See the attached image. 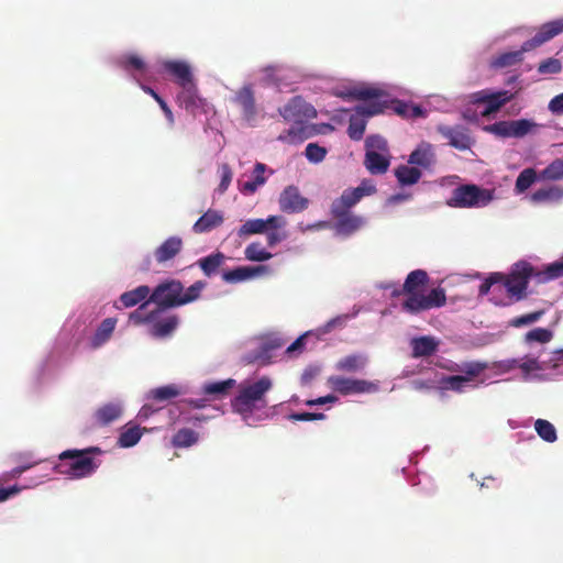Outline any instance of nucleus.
Wrapping results in <instances>:
<instances>
[{
    "mask_svg": "<svg viewBox=\"0 0 563 563\" xmlns=\"http://www.w3.org/2000/svg\"><path fill=\"white\" fill-rule=\"evenodd\" d=\"M280 117L286 122H291V126L306 125L309 120L318 117V111L301 96L290 98L284 106L278 109Z\"/></svg>",
    "mask_w": 563,
    "mask_h": 563,
    "instance_id": "9b49d317",
    "label": "nucleus"
},
{
    "mask_svg": "<svg viewBox=\"0 0 563 563\" xmlns=\"http://www.w3.org/2000/svg\"><path fill=\"white\" fill-rule=\"evenodd\" d=\"M180 393V388L177 385L170 384L151 389L148 391V398L158 402H164L176 398Z\"/></svg>",
    "mask_w": 563,
    "mask_h": 563,
    "instance_id": "79ce46f5",
    "label": "nucleus"
},
{
    "mask_svg": "<svg viewBox=\"0 0 563 563\" xmlns=\"http://www.w3.org/2000/svg\"><path fill=\"white\" fill-rule=\"evenodd\" d=\"M394 111L406 119L424 118L427 115L426 107L409 102H397Z\"/></svg>",
    "mask_w": 563,
    "mask_h": 563,
    "instance_id": "a19ab883",
    "label": "nucleus"
},
{
    "mask_svg": "<svg viewBox=\"0 0 563 563\" xmlns=\"http://www.w3.org/2000/svg\"><path fill=\"white\" fill-rule=\"evenodd\" d=\"M553 333L551 330L545 328H536L526 334V341L528 343H548L551 341Z\"/></svg>",
    "mask_w": 563,
    "mask_h": 563,
    "instance_id": "4d7b16f0",
    "label": "nucleus"
},
{
    "mask_svg": "<svg viewBox=\"0 0 563 563\" xmlns=\"http://www.w3.org/2000/svg\"><path fill=\"white\" fill-rule=\"evenodd\" d=\"M119 66L130 73L134 70L136 73L143 74L146 69L145 62L140 56L134 54H130L120 58Z\"/></svg>",
    "mask_w": 563,
    "mask_h": 563,
    "instance_id": "3c124183",
    "label": "nucleus"
},
{
    "mask_svg": "<svg viewBox=\"0 0 563 563\" xmlns=\"http://www.w3.org/2000/svg\"><path fill=\"white\" fill-rule=\"evenodd\" d=\"M198 433L189 428L179 429L172 439L174 448H189L197 443Z\"/></svg>",
    "mask_w": 563,
    "mask_h": 563,
    "instance_id": "c03bdc74",
    "label": "nucleus"
},
{
    "mask_svg": "<svg viewBox=\"0 0 563 563\" xmlns=\"http://www.w3.org/2000/svg\"><path fill=\"white\" fill-rule=\"evenodd\" d=\"M365 166L371 174H384L390 164V154L387 142L379 135L366 139Z\"/></svg>",
    "mask_w": 563,
    "mask_h": 563,
    "instance_id": "6e6552de",
    "label": "nucleus"
},
{
    "mask_svg": "<svg viewBox=\"0 0 563 563\" xmlns=\"http://www.w3.org/2000/svg\"><path fill=\"white\" fill-rule=\"evenodd\" d=\"M435 162V154L433 145L428 142H421L411 152L408 158V164L417 168L429 169Z\"/></svg>",
    "mask_w": 563,
    "mask_h": 563,
    "instance_id": "5701e85b",
    "label": "nucleus"
},
{
    "mask_svg": "<svg viewBox=\"0 0 563 563\" xmlns=\"http://www.w3.org/2000/svg\"><path fill=\"white\" fill-rule=\"evenodd\" d=\"M271 174L272 170H268L266 165L257 163L252 172V179H249V192H254L262 187Z\"/></svg>",
    "mask_w": 563,
    "mask_h": 563,
    "instance_id": "49530a36",
    "label": "nucleus"
},
{
    "mask_svg": "<svg viewBox=\"0 0 563 563\" xmlns=\"http://www.w3.org/2000/svg\"><path fill=\"white\" fill-rule=\"evenodd\" d=\"M367 357L362 354H352L340 358L335 363V368L341 372L356 373L365 368Z\"/></svg>",
    "mask_w": 563,
    "mask_h": 563,
    "instance_id": "f704fd0d",
    "label": "nucleus"
},
{
    "mask_svg": "<svg viewBox=\"0 0 563 563\" xmlns=\"http://www.w3.org/2000/svg\"><path fill=\"white\" fill-rule=\"evenodd\" d=\"M218 175L220 177V184L217 190L219 194H223L232 181L233 173L228 164H221L218 167Z\"/></svg>",
    "mask_w": 563,
    "mask_h": 563,
    "instance_id": "052dcab7",
    "label": "nucleus"
},
{
    "mask_svg": "<svg viewBox=\"0 0 563 563\" xmlns=\"http://www.w3.org/2000/svg\"><path fill=\"white\" fill-rule=\"evenodd\" d=\"M533 268L527 262L516 263L509 274H503V279L508 287V291L512 295L516 301H519L526 296L528 282L533 278Z\"/></svg>",
    "mask_w": 563,
    "mask_h": 563,
    "instance_id": "dca6fc26",
    "label": "nucleus"
},
{
    "mask_svg": "<svg viewBox=\"0 0 563 563\" xmlns=\"http://www.w3.org/2000/svg\"><path fill=\"white\" fill-rule=\"evenodd\" d=\"M486 364L487 367L484 369V372L488 371L490 375H488L486 378H483L481 383H485L487 379L493 377L511 374L515 371L519 369L518 358H507Z\"/></svg>",
    "mask_w": 563,
    "mask_h": 563,
    "instance_id": "7c9ffc66",
    "label": "nucleus"
},
{
    "mask_svg": "<svg viewBox=\"0 0 563 563\" xmlns=\"http://www.w3.org/2000/svg\"><path fill=\"white\" fill-rule=\"evenodd\" d=\"M479 295L488 296V300L495 306H510L516 302L503 279L501 273L489 275L479 286Z\"/></svg>",
    "mask_w": 563,
    "mask_h": 563,
    "instance_id": "2eb2a0df",
    "label": "nucleus"
},
{
    "mask_svg": "<svg viewBox=\"0 0 563 563\" xmlns=\"http://www.w3.org/2000/svg\"><path fill=\"white\" fill-rule=\"evenodd\" d=\"M205 287H206L205 282L197 280L190 287H188L186 289V291L183 290V292H181L183 306L197 300L200 297V294Z\"/></svg>",
    "mask_w": 563,
    "mask_h": 563,
    "instance_id": "13d9d810",
    "label": "nucleus"
},
{
    "mask_svg": "<svg viewBox=\"0 0 563 563\" xmlns=\"http://www.w3.org/2000/svg\"><path fill=\"white\" fill-rule=\"evenodd\" d=\"M563 32V19L544 23L539 32L529 41H526L520 49L505 52L492 58L489 66L494 69H504L514 66L522 60L523 54L534 47L542 45Z\"/></svg>",
    "mask_w": 563,
    "mask_h": 563,
    "instance_id": "20e7f679",
    "label": "nucleus"
},
{
    "mask_svg": "<svg viewBox=\"0 0 563 563\" xmlns=\"http://www.w3.org/2000/svg\"><path fill=\"white\" fill-rule=\"evenodd\" d=\"M305 155L309 162L318 164L324 159L327 150L316 143H309L306 146Z\"/></svg>",
    "mask_w": 563,
    "mask_h": 563,
    "instance_id": "bf43d9fd",
    "label": "nucleus"
},
{
    "mask_svg": "<svg viewBox=\"0 0 563 563\" xmlns=\"http://www.w3.org/2000/svg\"><path fill=\"white\" fill-rule=\"evenodd\" d=\"M223 222V216L220 211L209 209L192 225V231L197 234L210 232Z\"/></svg>",
    "mask_w": 563,
    "mask_h": 563,
    "instance_id": "cd10ccee",
    "label": "nucleus"
},
{
    "mask_svg": "<svg viewBox=\"0 0 563 563\" xmlns=\"http://www.w3.org/2000/svg\"><path fill=\"white\" fill-rule=\"evenodd\" d=\"M271 378L263 376L256 382L249 384V415L253 408H265L267 402L264 395L272 388Z\"/></svg>",
    "mask_w": 563,
    "mask_h": 563,
    "instance_id": "4be33fe9",
    "label": "nucleus"
},
{
    "mask_svg": "<svg viewBox=\"0 0 563 563\" xmlns=\"http://www.w3.org/2000/svg\"><path fill=\"white\" fill-rule=\"evenodd\" d=\"M286 221L280 216L249 220V234H265L269 245H276L287 238Z\"/></svg>",
    "mask_w": 563,
    "mask_h": 563,
    "instance_id": "ddd939ff",
    "label": "nucleus"
},
{
    "mask_svg": "<svg viewBox=\"0 0 563 563\" xmlns=\"http://www.w3.org/2000/svg\"><path fill=\"white\" fill-rule=\"evenodd\" d=\"M538 179L537 172L533 168L523 169L517 177L515 191L522 194L529 189Z\"/></svg>",
    "mask_w": 563,
    "mask_h": 563,
    "instance_id": "09e8293b",
    "label": "nucleus"
},
{
    "mask_svg": "<svg viewBox=\"0 0 563 563\" xmlns=\"http://www.w3.org/2000/svg\"><path fill=\"white\" fill-rule=\"evenodd\" d=\"M234 379H227L221 382H213L205 384L202 387V393L205 395L213 396L214 398H221L228 395L229 390L234 386Z\"/></svg>",
    "mask_w": 563,
    "mask_h": 563,
    "instance_id": "37998d69",
    "label": "nucleus"
},
{
    "mask_svg": "<svg viewBox=\"0 0 563 563\" xmlns=\"http://www.w3.org/2000/svg\"><path fill=\"white\" fill-rule=\"evenodd\" d=\"M121 407L117 404H106L93 413L95 424L107 426L121 416Z\"/></svg>",
    "mask_w": 563,
    "mask_h": 563,
    "instance_id": "473e14b6",
    "label": "nucleus"
},
{
    "mask_svg": "<svg viewBox=\"0 0 563 563\" xmlns=\"http://www.w3.org/2000/svg\"><path fill=\"white\" fill-rule=\"evenodd\" d=\"M279 206L286 212H299L307 208L308 200L303 198L296 187H287L279 197Z\"/></svg>",
    "mask_w": 563,
    "mask_h": 563,
    "instance_id": "393cba45",
    "label": "nucleus"
},
{
    "mask_svg": "<svg viewBox=\"0 0 563 563\" xmlns=\"http://www.w3.org/2000/svg\"><path fill=\"white\" fill-rule=\"evenodd\" d=\"M530 200L534 203L561 202L563 201V187L552 185L549 187L540 188L530 196Z\"/></svg>",
    "mask_w": 563,
    "mask_h": 563,
    "instance_id": "2f4dec72",
    "label": "nucleus"
},
{
    "mask_svg": "<svg viewBox=\"0 0 563 563\" xmlns=\"http://www.w3.org/2000/svg\"><path fill=\"white\" fill-rule=\"evenodd\" d=\"M177 103L180 108L185 109L194 118L208 113L210 110L209 103L206 99L201 98L197 92L196 85L183 89L177 95Z\"/></svg>",
    "mask_w": 563,
    "mask_h": 563,
    "instance_id": "aec40b11",
    "label": "nucleus"
},
{
    "mask_svg": "<svg viewBox=\"0 0 563 563\" xmlns=\"http://www.w3.org/2000/svg\"><path fill=\"white\" fill-rule=\"evenodd\" d=\"M421 170L413 165H400L395 170V176L401 186H410L421 178Z\"/></svg>",
    "mask_w": 563,
    "mask_h": 563,
    "instance_id": "4c0bfd02",
    "label": "nucleus"
},
{
    "mask_svg": "<svg viewBox=\"0 0 563 563\" xmlns=\"http://www.w3.org/2000/svg\"><path fill=\"white\" fill-rule=\"evenodd\" d=\"M333 93L344 99H360L364 101L355 108L354 113L350 118L347 134L354 141L363 137L367 118L382 113L397 97L409 96V91L398 85L354 81H347L341 87H336Z\"/></svg>",
    "mask_w": 563,
    "mask_h": 563,
    "instance_id": "f257e3e1",
    "label": "nucleus"
},
{
    "mask_svg": "<svg viewBox=\"0 0 563 563\" xmlns=\"http://www.w3.org/2000/svg\"><path fill=\"white\" fill-rule=\"evenodd\" d=\"M117 320L114 318L104 319L98 327L96 333L91 339L92 347L97 349L104 344L112 335Z\"/></svg>",
    "mask_w": 563,
    "mask_h": 563,
    "instance_id": "c9c22d12",
    "label": "nucleus"
},
{
    "mask_svg": "<svg viewBox=\"0 0 563 563\" xmlns=\"http://www.w3.org/2000/svg\"><path fill=\"white\" fill-rule=\"evenodd\" d=\"M150 327V334L154 338H166L170 335L178 325V317L177 316H169L164 319H159V316L155 319V321H152Z\"/></svg>",
    "mask_w": 563,
    "mask_h": 563,
    "instance_id": "c85d7f7f",
    "label": "nucleus"
},
{
    "mask_svg": "<svg viewBox=\"0 0 563 563\" xmlns=\"http://www.w3.org/2000/svg\"><path fill=\"white\" fill-rule=\"evenodd\" d=\"M183 284L179 280H167L157 285L152 291L148 300L156 305L155 309L161 314L168 308L183 306Z\"/></svg>",
    "mask_w": 563,
    "mask_h": 563,
    "instance_id": "f8f14e48",
    "label": "nucleus"
},
{
    "mask_svg": "<svg viewBox=\"0 0 563 563\" xmlns=\"http://www.w3.org/2000/svg\"><path fill=\"white\" fill-rule=\"evenodd\" d=\"M274 271V267L269 264H263L261 262L249 264V280L268 277Z\"/></svg>",
    "mask_w": 563,
    "mask_h": 563,
    "instance_id": "6e6d98bb",
    "label": "nucleus"
},
{
    "mask_svg": "<svg viewBox=\"0 0 563 563\" xmlns=\"http://www.w3.org/2000/svg\"><path fill=\"white\" fill-rule=\"evenodd\" d=\"M540 177L544 180H560L563 179V157L554 159L545 167Z\"/></svg>",
    "mask_w": 563,
    "mask_h": 563,
    "instance_id": "603ef678",
    "label": "nucleus"
},
{
    "mask_svg": "<svg viewBox=\"0 0 563 563\" xmlns=\"http://www.w3.org/2000/svg\"><path fill=\"white\" fill-rule=\"evenodd\" d=\"M100 454H102V450L98 446L63 451L58 455L59 463L55 466V471L71 478L90 476L100 466V461L95 459V455Z\"/></svg>",
    "mask_w": 563,
    "mask_h": 563,
    "instance_id": "7ed1b4c3",
    "label": "nucleus"
},
{
    "mask_svg": "<svg viewBox=\"0 0 563 563\" xmlns=\"http://www.w3.org/2000/svg\"><path fill=\"white\" fill-rule=\"evenodd\" d=\"M562 69V64L556 58H548L540 63L538 71L542 75L558 74Z\"/></svg>",
    "mask_w": 563,
    "mask_h": 563,
    "instance_id": "e2e57ef3",
    "label": "nucleus"
},
{
    "mask_svg": "<svg viewBox=\"0 0 563 563\" xmlns=\"http://www.w3.org/2000/svg\"><path fill=\"white\" fill-rule=\"evenodd\" d=\"M495 199V189L476 185H463L455 188L448 205L454 208H484Z\"/></svg>",
    "mask_w": 563,
    "mask_h": 563,
    "instance_id": "423d86ee",
    "label": "nucleus"
},
{
    "mask_svg": "<svg viewBox=\"0 0 563 563\" xmlns=\"http://www.w3.org/2000/svg\"><path fill=\"white\" fill-rule=\"evenodd\" d=\"M334 128L329 123L290 126L279 134L278 140L287 144H300L303 141L320 134L331 133Z\"/></svg>",
    "mask_w": 563,
    "mask_h": 563,
    "instance_id": "6ab92c4d",
    "label": "nucleus"
},
{
    "mask_svg": "<svg viewBox=\"0 0 563 563\" xmlns=\"http://www.w3.org/2000/svg\"><path fill=\"white\" fill-rule=\"evenodd\" d=\"M548 109L553 114H563V92L550 100Z\"/></svg>",
    "mask_w": 563,
    "mask_h": 563,
    "instance_id": "774afa93",
    "label": "nucleus"
},
{
    "mask_svg": "<svg viewBox=\"0 0 563 563\" xmlns=\"http://www.w3.org/2000/svg\"><path fill=\"white\" fill-rule=\"evenodd\" d=\"M428 274L422 269H416L408 274L402 290L408 296L402 303V309L410 313L441 307L445 303V292L442 288H433L428 295L420 292L427 284Z\"/></svg>",
    "mask_w": 563,
    "mask_h": 563,
    "instance_id": "f03ea898",
    "label": "nucleus"
},
{
    "mask_svg": "<svg viewBox=\"0 0 563 563\" xmlns=\"http://www.w3.org/2000/svg\"><path fill=\"white\" fill-rule=\"evenodd\" d=\"M141 437V429L139 427H131L120 434L118 442L122 448H131L140 441Z\"/></svg>",
    "mask_w": 563,
    "mask_h": 563,
    "instance_id": "5fc2aeb1",
    "label": "nucleus"
},
{
    "mask_svg": "<svg viewBox=\"0 0 563 563\" xmlns=\"http://www.w3.org/2000/svg\"><path fill=\"white\" fill-rule=\"evenodd\" d=\"M534 430L537 434L548 443H553L558 440L555 427L545 419H537L534 421Z\"/></svg>",
    "mask_w": 563,
    "mask_h": 563,
    "instance_id": "a18cd8bd",
    "label": "nucleus"
},
{
    "mask_svg": "<svg viewBox=\"0 0 563 563\" xmlns=\"http://www.w3.org/2000/svg\"><path fill=\"white\" fill-rule=\"evenodd\" d=\"M356 314H357V311H354L352 314L344 313V314H340V316H336V317L330 319L327 323H324L323 325L313 330V336L317 340H321L324 335H327L331 331H333L335 329L344 328L346 325L347 321L351 320L352 318H354Z\"/></svg>",
    "mask_w": 563,
    "mask_h": 563,
    "instance_id": "72a5a7b5",
    "label": "nucleus"
},
{
    "mask_svg": "<svg viewBox=\"0 0 563 563\" xmlns=\"http://www.w3.org/2000/svg\"><path fill=\"white\" fill-rule=\"evenodd\" d=\"M283 339L277 332H267L249 340V363L271 364L276 350L282 347Z\"/></svg>",
    "mask_w": 563,
    "mask_h": 563,
    "instance_id": "0eeeda50",
    "label": "nucleus"
},
{
    "mask_svg": "<svg viewBox=\"0 0 563 563\" xmlns=\"http://www.w3.org/2000/svg\"><path fill=\"white\" fill-rule=\"evenodd\" d=\"M223 261L224 255L222 253H216L203 258H200L198 261V264L202 272L205 273V275L211 276L218 271Z\"/></svg>",
    "mask_w": 563,
    "mask_h": 563,
    "instance_id": "8fccbe9b",
    "label": "nucleus"
},
{
    "mask_svg": "<svg viewBox=\"0 0 563 563\" xmlns=\"http://www.w3.org/2000/svg\"><path fill=\"white\" fill-rule=\"evenodd\" d=\"M338 221L334 224V230L338 235L347 236L363 228L366 223L365 219L356 214L335 216Z\"/></svg>",
    "mask_w": 563,
    "mask_h": 563,
    "instance_id": "bb28decb",
    "label": "nucleus"
},
{
    "mask_svg": "<svg viewBox=\"0 0 563 563\" xmlns=\"http://www.w3.org/2000/svg\"><path fill=\"white\" fill-rule=\"evenodd\" d=\"M540 128L541 125L532 119H518L486 125L484 131L503 139H522L527 135L536 134Z\"/></svg>",
    "mask_w": 563,
    "mask_h": 563,
    "instance_id": "9d476101",
    "label": "nucleus"
},
{
    "mask_svg": "<svg viewBox=\"0 0 563 563\" xmlns=\"http://www.w3.org/2000/svg\"><path fill=\"white\" fill-rule=\"evenodd\" d=\"M438 131L449 141V144L460 151L470 150L474 144L468 131L463 126L439 125Z\"/></svg>",
    "mask_w": 563,
    "mask_h": 563,
    "instance_id": "412c9836",
    "label": "nucleus"
},
{
    "mask_svg": "<svg viewBox=\"0 0 563 563\" xmlns=\"http://www.w3.org/2000/svg\"><path fill=\"white\" fill-rule=\"evenodd\" d=\"M151 296V289L146 285H141L135 289L125 291L120 296V301L125 308L134 307Z\"/></svg>",
    "mask_w": 563,
    "mask_h": 563,
    "instance_id": "e433bc0d",
    "label": "nucleus"
},
{
    "mask_svg": "<svg viewBox=\"0 0 563 563\" xmlns=\"http://www.w3.org/2000/svg\"><path fill=\"white\" fill-rule=\"evenodd\" d=\"M329 387L344 396L375 394L379 391V383L366 379L350 378L341 375H332L328 378Z\"/></svg>",
    "mask_w": 563,
    "mask_h": 563,
    "instance_id": "4468645a",
    "label": "nucleus"
},
{
    "mask_svg": "<svg viewBox=\"0 0 563 563\" xmlns=\"http://www.w3.org/2000/svg\"><path fill=\"white\" fill-rule=\"evenodd\" d=\"M223 279L227 283H240L246 280V266H240L232 271H228L223 273Z\"/></svg>",
    "mask_w": 563,
    "mask_h": 563,
    "instance_id": "69168bd1",
    "label": "nucleus"
},
{
    "mask_svg": "<svg viewBox=\"0 0 563 563\" xmlns=\"http://www.w3.org/2000/svg\"><path fill=\"white\" fill-rule=\"evenodd\" d=\"M272 257V253L265 251L258 243L252 242L249 244V261L264 262Z\"/></svg>",
    "mask_w": 563,
    "mask_h": 563,
    "instance_id": "680f3d73",
    "label": "nucleus"
},
{
    "mask_svg": "<svg viewBox=\"0 0 563 563\" xmlns=\"http://www.w3.org/2000/svg\"><path fill=\"white\" fill-rule=\"evenodd\" d=\"M541 314H542V312L537 311V312H531V313H527L525 316L514 318L509 321V325H511L514 328H520L523 325L534 323L540 319Z\"/></svg>",
    "mask_w": 563,
    "mask_h": 563,
    "instance_id": "0e129e2a",
    "label": "nucleus"
},
{
    "mask_svg": "<svg viewBox=\"0 0 563 563\" xmlns=\"http://www.w3.org/2000/svg\"><path fill=\"white\" fill-rule=\"evenodd\" d=\"M411 347L413 356H428L431 355L438 346V341L431 336H420L411 340Z\"/></svg>",
    "mask_w": 563,
    "mask_h": 563,
    "instance_id": "58836bf2",
    "label": "nucleus"
},
{
    "mask_svg": "<svg viewBox=\"0 0 563 563\" xmlns=\"http://www.w3.org/2000/svg\"><path fill=\"white\" fill-rule=\"evenodd\" d=\"M163 67L168 74L176 78L177 84L183 89L195 85L190 67L186 63L179 60H166L163 63Z\"/></svg>",
    "mask_w": 563,
    "mask_h": 563,
    "instance_id": "a878e982",
    "label": "nucleus"
},
{
    "mask_svg": "<svg viewBox=\"0 0 563 563\" xmlns=\"http://www.w3.org/2000/svg\"><path fill=\"white\" fill-rule=\"evenodd\" d=\"M548 371L551 374V380L559 375H563V350L553 351L547 354Z\"/></svg>",
    "mask_w": 563,
    "mask_h": 563,
    "instance_id": "de8ad7c7",
    "label": "nucleus"
},
{
    "mask_svg": "<svg viewBox=\"0 0 563 563\" xmlns=\"http://www.w3.org/2000/svg\"><path fill=\"white\" fill-rule=\"evenodd\" d=\"M518 366L521 378L528 382H545L551 380V374L548 371L547 355L534 357L525 355L518 357Z\"/></svg>",
    "mask_w": 563,
    "mask_h": 563,
    "instance_id": "a211bd4d",
    "label": "nucleus"
},
{
    "mask_svg": "<svg viewBox=\"0 0 563 563\" xmlns=\"http://www.w3.org/2000/svg\"><path fill=\"white\" fill-rule=\"evenodd\" d=\"M514 98L508 90L484 89L468 96V102L475 106V112L483 117L496 113L504 104Z\"/></svg>",
    "mask_w": 563,
    "mask_h": 563,
    "instance_id": "1a4fd4ad",
    "label": "nucleus"
},
{
    "mask_svg": "<svg viewBox=\"0 0 563 563\" xmlns=\"http://www.w3.org/2000/svg\"><path fill=\"white\" fill-rule=\"evenodd\" d=\"M150 300L141 303V306L134 310L133 312L130 313V317H129V320L135 324V325H140V324H144V323H151L152 321H155V319L161 316L158 313V311H156V309L154 308L153 310L151 311H146L148 305H150Z\"/></svg>",
    "mask_w": 563,
    "mask_h": 563,
    "instance_id": "ea45409f",
    "label": "nucleus"
},
{
    "mask_svg": "<svg viewBox=\"0 0 563 563\" xmlns=\"http://www.w3.org/2000/svg\"><path fill=\"white\" fill-rule=\"evenodd\" d=\"M427 111L430 109L438 111H449L453 107V102L444 96L431 95L426 100Z\"/></svg>",
    "mask_w": 563,
    "mask_h": 563,
    "instance_id": "864d4df0",
    "label": "nucleus"
},
{
    "mask_svg": "<svg viewBox=\"0 0 563 563\" xmlns=\"http://www.w3.org/2000/svg\"><path fill=\"white\" fill-rule=\"evenodd\" d=\"M376 186L372 180L364 179L356 188H350L342 192L340 198L332 203V213L343 216L355 206L363 197L375 192Z\"/></svg>",
    "mask_w": 563,
    "mask_h": 563,
    "instance_id": "f3484780",
    "label": "nucleus"
},
{
    "mask_svg": "<svg viewBox=\"0 0 563 563\" xmlns=\"http://www.w3.org/2000/svg\"><path fill=\"white\" fill-rule=\"evenodd\" d=\"M486 367V363L472 362L465 365V375L445 376L437 373L434 378L429 380L426 387L439 389L441 391L452 390L456 393H463L468 388L478 386V384L474 383V378L482 374Z\"/></svg>",
    "mask_w": 563,
    "mask_h": 563,
    "instance_id": "39448f33",
    "label": "nucleus"
},
{
    "mask_svg": "<svg viewBox=\"0 0 563 563\" xmlns=\"http://www.w3.org/2000/svg\"><path fill=\"white\" fill-rule=\"evenodd\" d=\"M181 238L174 235L166 239L154 251V258L157 264H165L174 260L183 250Z\"/></svg>",
    "mask_w": 563,
    "mask_h": 563,
    "instance_id": "b1692460",
    "label": "nucleus"
},
{
    "mask_svg": "<svg viewBox=\"0 0 563 563\" xmlns=\"http://www.w3.org/2000/svg\"><path fill=\"white\" fill-rule=\"evenodd\" d=\"M533 273V279L539 284H545L563 277V256Z\"/></svg>",
    "mask_w": 563,
    "mask_h": 563,
    "instance_id": "c756f323",
    "label": "nucleus"
},
{
    "mask_svg": "<svg viewBox=\"0 0 563 563\" xmlns=\"http://www.w3.org/2000/svg\"><path fill=\"white\" fill-rule=\"evenodd\" d=\"M310 336H313V330L311 331H307L306 333H303L302 335H300L299 338H297L286 350V353L288 354H291L294 352H297V351H302L303 350V346H305V340L310 338Z\"/></svg>",
    "mask_w": 563,
    "mask_h": 563,
    "instance_id": "338daca9",
    "label": "nucleus"
}]
</instances>
